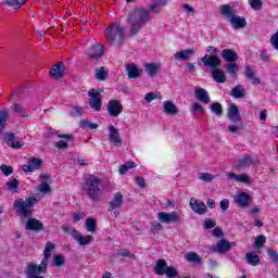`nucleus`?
Returning a JSON list of instances; mask_svg holds the SVG:
<instances>
[{"label":"nucleus","mask_w":278,"mask_h":278,"mask_svg":"<svg viewBox=\"0 0 278 278\" xmlns=\"http://www.w3.org/2000/svg\"><path fill=\"white\" fill-rule=\"evenodd\" d=\"M195 99L200 101L201 103H204V105H207L210 103V93H207V90L197 87L194 90Z\"/></svg>","instance_id":"25"},{"label":"nucleus","mask_w":278,"mask_h":278,"mask_svg":"<svg viewBox=\"0 0 278 278\" xmlns=\"http://www.w3.org/2000/svg\"><path fill=\"white\" fill-rule=\"evenodd\" d=\"M212 77L217 84H225V81H227V76L225 75V72L218 68H215L212 72Z\"/></svg>","instance_id":"35"},{"label":"nucleus","mask_w":278,"mask_h":278,"mask_svg":"<svg viewBox=\"0 0 278 278\" xmlns=\"http://www.w3.org/2000/svg\"><path fill=\"white\" fill-rule=\"evenodd\" d=\"M233 247H237L236 242L228 241L227 239H220L215 245L212 247L213 253H218L223 255L229 253Z\"/></svg>","instance_id":"7"},{"label":"nucleus","mask_w":278,"mask_h":278,"mask_svg":"<svg viewBox=\"0 0 278 278\" xmlns=\"http://www.w3.org/2000/svg\"><path fill=\"white\" fill-rule=\"evenodd\" d=\"M163 113L167 114V116H177V114H179V109L173 101L166 100L163 102Z\"/></svg>","instance_id":"24"},{"label":"nucleus","mask_w":278,"mask_h":278,"mask_svg":"<svg viewBox=\"0 0 278 278\" xmlns=\"http://www.w3.org/2000/svg\"><path fill=\"white\" fill-rule=\"evenodd\" d=\"M104 36L106 41L113 47H123L125 43V26L118 22H114L108 26Z\"/></svg>","instance_id":"4"},{"label":"nucleus","mask_w":278,"mask_h":278,"mask_svg":"<svg viewBox=\"0 0 278 278\" xmlns=\"http://www.w3.org/2000/svg\"><path fill=\"white\" fill-rule=\"evenodd\" d=\"M216 227V222L212 218L204 219V228L205 229H214Z\"/></svg>","instance_id":"56"},{"label":"nucleus","mask_w":278,"mask_h":278,"mask_svg":"<svg viewBox=\"0 0 278 278\" xmlns=\"http://www.w3.org/2000/svg\"><path fill=\"white\" fill-rule=\"evenodd\" d=\"M42 166V160L33 157L28 161V164L22 166L24 173H34Z\"/></svg>","instance_id":"17"},{"label":"nucleus","mask_w":278,"mask_h":278,"mask_svg":"<svg viewBox=\"0 0 278 278\" xmlns=\"http://www.w3.org/2000/svg\"><path fill=\"white\" fill-rule=\"evenodd\" d=\"M227 71L229 75H236V72L238 71V65L236 63H232L227 66Z\"/></svg>","instance_id":"62"},{"label":"nucleus","mask_w":278,"mask_h":278,"mask_svg":"<svg viewBox=\"0 0 278 278\" xmlns=\"http://www.w3.org/2000/svg\"><path fill=\"white\" fill-rule=\"evenodd\" d=\"M245 260L250 266H257L260 264V256L257 254H253V252H248Z\"/></svg>","instance_id":"40"},{"label":"nucleus","mask_w":278,"mask_h":278,"mask_svg":"<svg viewBox=\"0 0 278 278\" xmlns=\"http://www.w3.org/2000/svg\"><path fill=\"white\" fill-rule=\"evenodd\" d=\"M228 23H230L232 29H244V27H247V18L238 14L235 15Z\"/></svg>","instance_id":"26"},{"label":"nucleus","mask_w":278,"mask_h":278,"mask_svg":"<svg viewBox=\"0 0 278 278\" xmlns=\"http://www.w3.org/2000/svg\"><path fill=\"white\" fill-rule=\"evenodd\" d=\"M18 179L14 178L11 181L7 182V190H9V192H11L12 194H18Z\"/></svg>","instance_id":"39"},{"label":"nucleus","mask_w":278,"mask_h":278,"mask_svg":"<svg viewBox=\"0 0 278 278\" xmlns=\"http://www.w3.org/2000/svg\"><path fill=\"white\" fill-rule=\"evenodd\" d=\"M207 53H210L208 55H215L218 56V48L214 47V46H208L207 47Z\"/></svg>","instance_id":"63"},{"label":"nucleus","mask_w":278,"mask_h":278,"mask_svg":"<svg viewBox=\"0 0 278 278\" xmlns=\"http://www.w3.org/2000/svg\"><path fill=\"white\" fill-rule=\"evenodd\" d=\"M64 71H66V66H64L63 62H59L50 70V77H53L54 79H62V77H64Z\"/></svg>","instance_id":"21"},{"label":"nucleus","mask_w":278,"mask_h":278,"mask_svg":"<svg viewBox=\"0 0 278 278\" xmlns=\"http://www.w3.org/2000/svg\"><path fill=\"white\" fill-rule=\"evenodd\" d=\"M77 242L80 247H86L87 244H90L92 242V236L84 237L80 235V238L78 239Z\"/></svg>","instance_id":"52"},{"label":"nucleus","mask_w":278,"mask_h":278,"mask_svg":"<svg viewBox=\"0 0 278 278\" xmlns=\"http://www.w3.org/2000/svg\"><path fill=\"white\" fill-rule=\"evenodd\" d=\"M25 229L27 231H42L45 229V225L36 218H29L26 222Z\"/></svg>","instance_id":"22"},{"label":"nucleus","mask_w":278,"mask_h":278,"mask_svg":"<svg viewBox=\"0 0 278 278\" xmlns=\"http://www.w3.org/2000/svg\"><path fill=\"white\" fill-rule=\"evenodd\" d=\"M226 176L228 179H231L232 181H237L238 184H251V178H249V175L247 174H235V173H227Z\"/></svg>","instance_id":"27"},{"label":"nucleus","mask_w":278,"mask_h":278,"mask_svg":"<svg viewBox=\"0 0 278 278\" xmlns=\"http://www.w3.org/2000/svg\"><path fill=\"white\" fill-rule=\"evenodd\" d=\"M198 65L207 66L208 68H218L220 66V59L216 55L205 54L198 61Z\"/></svg>","instance_id":"8"},{"label":"nucleus","mask_w":278,"mask_h":278,"mask_svg":"<svg viewBox=\"0 0 278 278\" xmlns=\"http://www.w3.org/2000/svg\"><path fill=\"white\" fill-rule=\"evenodd\" d=\"M166 268H168V263L164 261V258H160L156 261V264L154 266V273L159 276H164L166 273Z\"/></svg>","instance_id":"32"},{"label":"nucleus","mask_w":278,"mask_h":278,"mask_svg":"<svg viewBox=\"0 0 278 278\" xmlns=\"http://www.w3.org/2000/svg\"><path fill=\"white\" fill-rule=\"evenodd\" d=\"M164 275H166L168 278H175L179 275V271H177V268L173 266H167Z\"/></svg>","instance_id":"48"},{"label":"nucleus","mask_w":278,"mask_h":278,"mask_svg":"<svg viewBox=\"0 0 278 278\" xmlns=\"http://www.w3.org/2000/svg\"><path fill=\"white\" fill-rule=\"evenodd\" d=\"M109 141L114 147H123V138L114 125H109Z\"/></svg>","instance_id":"12"},{"label":"nucleus","mask_w":278,"mask_h":278,"mask_svg":"<svg viewBox=\"0 0 278 278\" xmlns=\"http://www.w3.org/2000/svg\"><path fill=\"white\" fill-rule=\"evenodd\" d=\"M270 43L271 47H274V49H277L278 51V31L271 36Z\"/></svg>","instance_id":"60"},{"label":"nucleus","mask_w":278,"mask_h":278,"mask_svg":"<svg viewBox=\"0 0 278 278\" xmlns=\"http://www.w3.org/2000/svg\"><path fill=\"white\" fill-rule=\"evenodd\" d=\"M0 170H1L2 175H4V177H10V175H12L14 173V168L7 164H2L0 166Z\"/></svg>","instance_id":"47"},{"label":"nucleus","mask_w":278,"mask_h":278,"mask_svg":"<svg viewBox=\"0 0 278 278\" xmlns=\"http://www.w3.org/2000/svg\"><path fill=\"white\" fill-rule=\"evenodd\" d=\"M8 118H10V111L1 110L0 111V135L5 129V125H8Z\"/></svg>","instance_id":"38"},{"label":"nucleus","mask_w":278,"mask_h":278,"mask_svg":"<svg viewBox=\"0 0 278 278\" xmlns=\"http://www.w3.org/2000/svg\"><path fill=\"white\" fill-rule=\"evenodd\" d=\"M210 110L212 113L215 114V116H223V105L218 102H214L211 106Z\"/></svg>","instance_id":"44"},{"label":"nucleus","mask_w":278,"mask_h":278,"mask_svg":"<svg viewBox=\"0 0 278 278\" xmlns=\"http://www.w3.org/2000/svg\"><path fill=\"white\" fill-rule=\"evenodd\" d=\"M222 58L225 62H230L231 64H233V62H238V53L232 49H224L222 51Z\"/></svg>","instance_id":"29"},{"label":"nucleus","mask_w":278,"mask_h":278,"mask_svg":"<svg viewBox=\"0 0 278 278\" xmlns=\"http://www.w3.org/2000/svg\"><path fill=\"white\" fill-rule=\"evenodd\" d=\"M267 255L269 257V260L276 264L278 266V252L273 250V249H268L267 250Z\"/></svg>","instance_id":"51"},{"label":"nucleus","mask_w":278,"mask_h":278,"mask_svg":"<svg viewBox=\"0 0 278 278\" xmlns=\"http://www.w3.org/2000/svg\"><path fill=\"white\" fill-rule=\"evenodd\" d=\"M126 74L128 79H138L142 75V68H139L138 65L130 63L126 65Z\"/></svg>","instance_id":"20"},{"label":"nucleus","mask_w":278,"mask_h":278,"mask_svg":"<svg viewBox=\"0 0 278 278\" xmlns=\"http://www.w3.org/2000/svg\"><path fill=\"white\" fill-rule=\"evenodd\" d=\"M219 14L225 21L229 23L230 20L238 14V12L236 9H233V7H231V4H223L219 7Z\"/></svg>","instance_id":"13"},{"label":"nucleus","mask_w":278,"mask_h":278,"mask_svg":"<svg viewBox=\"0 0 278 278\" xmlns=\"http://www.w3.org/2000/svg\"><path fill=\"white\" fill-rule=\"evenodd\" d=\"M189 205L192 210V212H194L195 214H199L200 216H203V214H205L207 212V206L205 205V203L191 198Z\"/></svg>","instance_id":"16"},{"label":"nucleus","mask_w":278,"mask_h":278,"mask_svg":"<svg viewBox=\"0 0 278 278\" xmlns=\"http://www.w3.org/2000/svg\"><path fill=\"white\" fill-rule=\"evenodd\" d=\"M103 45L101 43H96L93 46H91L88 50H87V55L88 58H90V60H99L100 58H102L103 55Z\"/></svg>","instance_id":"14"},{"label":"nucleus","mask_w":278,"mask_h":278,"mask_svg":"<svg viewBox=\"0 0 278 278\" xmlns=\"http://www.w3.org/2000/svg\"><path fill=\"white\" fill-rule=\"evenodd\" d=\"M244 75L247 79H251V83L254 86H260V84H262V80L260 79V77L255 76V70L253 67H249V66L245 67Z\"/></svg>","instance_id":"31"},{"label":"nucleus","mask_w":278,"mask_h":278,"mask_svg":"<svg viewBox=\"0 0 278 278\" xmlns=\"http://www.w3.org/2000/svg\"><path fill=\"white\" fill-rule=\"evenodd\" d=\"M54 147H56V149H59V151L60 150H65V149H68V141H64V140H61V141H56L55 143H54Z\"/></svg>","instance_id":"59"},{"label":"nucleus","mask_w":278,"mask_h":278,"mask_svg":"<svg viewBox=\"0 0 278 278\" xmlns=\"http://www.w3.org/2000/svg\"><path fill=\"white\" fill-rule=\"evenodd\" d=\"M264 244H266V236L258 235L254 241V249H263Z\"/></svg>","instance_id":"45"},{"label":"nucleus","mask_w":278,"mask_h":278,"mask_svg":"<svg viewBox=\"0 0 278 278\" xmlns=\"http://www.w3.org/2000/svg\"><path fill=\"white\" fill-rule=\"evenodd\" d=\"M80 127H84L85 129H99V124L81 119Z\"/></svg>","instance_id":"50"},{"label":"nucleus","mask_w":278,"mask_h":278,"mask_svg":"<svg viewBox=\"0 0 278 278\" xmlns=\"http://www.w3.org/2000/svg\"><path fill=\"white\" fill-rule=\"evenodd\" d=\"M108 112L112 118H116L123 114V104L118 100H111L108 103Z\"/></svg>","instance_id":"11"},{"label":"nucleus","mask_w":278,"mask_h":278,"mask_svg":"<svg viewBox=\"0 0 278 278\" xmlns=\"http://www.w3.org/2000/svg\"><path fill=\"white\" fill-rule=\"evenodd\" d=\"M38 191L41 192V194H51V186L47 182H41L38 187Z\"/></svg>","instance_id":"49"},{"label":"nucleus","mask_w":278,"mask_h":278,"mask_svg":"<svg viewBox=\"0 0 278 278\" xmlns=\"http://www.w3.org/2000/svg\"><path fill=\"white\" fill-rule=\"evenodd\" d=\"M96 79L99 81H105V79H108V71H105V67H99L96 70Z\"/></svg>","instance_id":"43"},{"label":"nucleus","mask_w":278,"mask_h":278,"mask_svg":"<svg viewBox=\"0 0 278 278\" xmlns=\"http://www.w3.org/2000/svg\"><path fill=\"white\" fill-rule=\"evenodd\" d=\"M85 227L87 231H90L91 233H94L97 231V219L88 217Z\"/></svg>","instance_id":"41"},{"label":"nucleus","mask_w":278,"mask_h":278,"mask_svg":"<svg viewBox=\"0 0 278 278\" xmlns=\"http://www.w3.org/2000/svg\"><path fill=\"white\" fill-rule=\"evenodd\" d=\"M195 53L197 52L194 51V49H186V50L176 52L174 54V58L175 60L186 61V60H190V58H193Z\"/></svg>","instance_id":"28"},{"label":"nucleus","mask_w":278,"mask_h":278,"mask_svg":"<svg viewBox=\"0 0 278 278\" xmlns=\"http://www.w3.org/2000/svg\"><path fill=\"white\" fill-rule=\"evenodd\" d=\"M186 262L193 264L194 266H201L203 264V258L197 252H189L185 255Z\"/></svg>","instance_id":"30"},{"label":"nucleus","mask_w":278,"mask_h":278,"mask_svg":"<svg viewBox=\"0 0 278 278\" xmlns=\"http://www.w3.org/2000/svg\"><path fill=\"white\" fill-rule=\"evenodd\" d=\"M27 0H4L2 3L3 5H9V8H23V4Z\"/></svg>","instance_id":"42"},{"label":"nucleus","mask_w":278,"mask_h":278,"mask_svg":"<svg viewBox=\"0 0 278 278\" xmlns=\"http://www.w3.org/2000/svg\"><path fill=\"white\" fill-rule=\"evenodd\" d=\"M4 142L8 147H11V149H23V147H25V142L21 141V138L16 137L14 132H5Z\"/></svg>","instance_id":"9"},{"label":"nucleus","mask_w":278,"mask_h":278,"mask_svg":"<svg viewBox=\"0 0 278 278\" xmlns=\"http://www.w3.org/2000/svg\"><path fill=\"white\" fill-rule=\"evenodd\" d=\"M123 207V193L117 192L113 194V198L109 202V212H114V210H121Z\"/></svg>","instance_id":"19"},{"label":"nucleus","mask_w":278,"mask_h":278,"mask_svg":"<svg viewBox=\"0 0 278 278\" xmlns=\"http://www.w3.org/2000/svg\"><path fill=\"white\" fill-rule=\"evenodd\" d=\"M157 218L161 223H165L166 225H170V223H179L181 220V215L177 212H160L157 214Z\"/></svg>","instance_id":"10"},{"label":"nucleus","mask_w":278,"mask_h":278,"mask_svg":"<svg viewBox=\"0 0 278 278\" xmlns=\"http://www.w3.org/2000/svg\"><path fill=\"white\" fill-rule=\"evenodd\" d=\"M53 249H55V244L51 242L46 243L41 264L37 265L35 263H30L27 265V278H45L40 275H42V273H47V266L49 264V258L51 257V251H53Z\"/></svg>","instance_id":"2"},{"label":"nucleus","mask_w":278,"mask_h":278,"mask_svg":"<svg viewBox=\"0 0 278 278\" xmlns=\"http://www.w3.org/2000/svg\"><path fill=\"white\" fill-rule=\"evenodd\" d=\"M62 231H64V233H68L70 236H72V238H74V240H76V242L79 241V238L81 236V232L72 228L68 224H64L62 226Z\"/></svg>","instance_id":"34"},{"label":"nucleus","mask_w":278,"mask_h":278,"mask_svg":"<svg viewBox=\"0 0 278 278\" xmlns=\"http://www.w3.org/2000/svg\"><path fill=\"white\" fill-rule=\"evenodd\" d=\"M227 116L229 121H231V123H242V117L240 116V109H238V106L235 104L230 105Z\"/></svg>","instance_id":"23"},{"label":"nucleus","mask_w":278,"mask_h":278,"mask_svg":"<svg viewBox=\"0 0 278 278\" xmlns=\"http://www.w3.org/2000/svg\"><path fill=\"white\" fill-rule=\"evenodd\" d=\"M146 72L149 77H156L157 73H160V64L156 63H148L146 64Z\"/></svg>","instance_id":"37"},{"label":"nucleus","mask_w":278,"mask_h":278,"mask_svg":"<svg viewBox=\"0 0 278 278\" xmlns=\"http://www.w3.org/2000/svg\"><path fill=\"white\" fill-rule=\"evenodd\" d=\"M83 192L90 199V201H101L103 197V185L101 184V178L90 175L85 179L83 184Z\"/></svg>","instance_id":"3"},{"label":"nucleus","mask_w":278,"mask_h":278,"mask_svg":"<svg viewBox=\"0 0 278 278\" xmlns=\"http://www.w3.org/2000/svg\"><path fill=\"white\" fill-rule=\"evenodd\" d=\"M182 10H185V12H187L188 14H192L194 15V8H192L190 4L185 3L181 5Z\"/></svg>","instance_id":"64"},{"label":"nucleus","mask_w":278,"mask_h":278,"mask_svg":"<svg viewBox=\"0 0 278 278\" xmlns=\"http://www.w3.org/2000/svg\"><path fill=\"white\" fill-rule=\"evenodd\" d=\"M64 262H65V258H64V255H62V254H58L53 258V265L59 268H60V266H64Z\"/></svg>","instance_id":"53"},{"label":"nucleus","mask_w":278,"mask_h":278,"mask_svg":"<svg viewBox=\"0 0 278 278\" xmlns=\"http://www.w3.org/2000/svg\"><path fill=\"white\" fill-rule=\"evenodd\" d=\"M151 21V11L147 9H134L128 13L129 36H138L140 29Z\"/></svg>","instance_id":"1"},{"label":"nucleus","mask_w":278,"mask_h":278,"mask_svg":"<svg viewBox=\"0 0 278 278\" xmlns=\"http://www.w3.org/2000/svg\"><path fill=\"white\" fill-rule=\"evenodd\" d=\"M230 97H233V99H242L247 97V89H244L242 85H237L231 89Z\"/></svg>","instance_id":"33"},{"label":"nucleus","mask_w":278,"mask_h":278,"mask_svg":"<svg viewBox=\"0 0 278 278\" xmlns=\"http://www.w3.org/2000/svg\"><path fill=\"white\" fill-rule=\"evenodd\" d=\"M235 203L238 207H249L251 203H253V198H251L247 192H241L236 195Z\"/></svg>","instance_id":"15"},{"label":"nucleus","mask_w":278,"mask_h":278,"mask_svg":"<svg viewBox=\"0 0 278 278\" xmlns=\"http://www.w3.org/2000/svg\"><path fill=\"white\" fill-rule=\"evenodd\" d=\"M38 203L36 197H28L26 200L16 199L13 202V207L23 218H31L34 216V205Z\"/></svg>","instance_id":"5"},{"label":"nucleus","mask_w":278,"mask_h":278,"mask_svg":"<svg viewBox=\"0 0 278 278\" xmlns=\"http://www.w3.org/2000/svg\"><path fill=\"white\" fill-rule=\"evenodd\" d=\"M86 112V109L81 106H76L74 110L71 112V116H81Z\"/></svg>","instance_id":"58"},{"label":"nucleus","mask_w":278,"mask_h":278,"mask_svg":"<svg viewBox=\"0 0 278 278\" xmlns=\"http://www.w3.org/2000/svg\"><path fill=\"white\" fill-rule=\"evenodd\" d=\"M249 4L251 5L252 10H262V0H249Z\"/></svg>","instance_id":"55"},{"label":"nucleus","mask_w":278,"mask_h":278,"mask_svg":"<svg viewBox=\"0 0 278 278\" xmlns=\"http://www.w3.org/2000/svg\"><path fill=\"white\" fill-rule=\"evenodd\" d=\"M219 207L223 212H227V210H229V200L227 199L222 200L219 203Z\"/></svg>","instance_id":"61"},{"label":"nucleus","mask_w":278,"mask_h":278,"mask_svg":"<svg viewBox=\"0 0 278 278\" xmlns=\"http://www.w3.org/2000/svg\"><path fill=\"white\" fill-rule=\"evenodd\" d=\"M89 105L94 112H101L103 105V98L101 97V90L91 89L88 91Z\"/></svg>","instance_id":"6"},{"label":"nucleus","mask_w":278,"mask_h":278,"mask_svg":"<svg viewBox=\"0 0 278 278\" xmlns=\"http://www.w3.org/2000/svg\"><path fill=\"white\" fill-rule=\"evenodd\" d=\"M257 164L256 160H253L249 154H244L239 159V163L237 165V170H244V168H249V166H255Z\"/></svg>","instance_id":"18"},{"label":"nucleus","mask_w":278,"mask_h":278,"mask_svg":"<svg viewBox=\"0 0 278 278\" xmlns=\"http://www.w3.org/2000/svg\"><path fill=\"white\" fill-rule=\"evenodd\" d=\"M11 110L15 112V114H21L23 118H27V116H29L27 113H25V109L21 104H13Z\"/></svg>","instance_id":"46"},{"label":"nucleus","mask_w":278,"mask_h":278,"mask_svg":"<svg viewBox=\"0 0 278 278\" xmlns=\"http://www.w3.org/2000/svg\"><path fill=\"white\" fill-rule=\"evenodd\" d=\"M168 3V0H154V2L150 5L151 12L154 14H160L162 12V8Z\"/></svg>","instance_id":"36"},{"label":"nucleus","mask_w":278,"mask_h":278,"mask_svg":"<svg viewBox=\"0 0 278 278\" xmlns=\"http://www.w3.org/2000/svg\"><path fill=\"white\" fill-rule=\"evenodd\" d=\"M117 255L121 257H129L130 260H136V254L129 252V250H118Z\"/></svg>","instance_id":"54"},{"label":"nucleus","mask_w":278,"mask_h":278,"mask_svg":"<svg viewBox=\"0 0 278 278\" xmlns=\"http://www.w3.org/2000/svg\"><path fill=\"white\" fill-rule=\"evenodd\" d=\"M200 179L206 184H210L211 181H214V176H212V174L203 173L200 175Z\"/></svg>","instance_id":"57"}]
</instances>
